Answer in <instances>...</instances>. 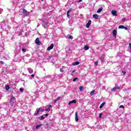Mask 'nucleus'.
<instances>
[{"label": "nucleus", "mask_w": 131, "mask_h": 131, "mask_svg": "<svg viewBox=\"0 0 131 131\" xmlns=\"http://www.w3.org/2000/svg\"><path fill=\"white\" fill-rule=\"evenodd\" d=\"M21 51H23V52H24V53H25V52H26V49L23 48Z\"/></svg>", "instance_id": "obj_32"}, {"label": "nucleus", "mask_w": 131, "mask_h": 131, "mask_svg": "<svg viewBox=\"0 0 131 131\" xmlns=\"http://www.w3.org/2000/svg\"><path fill=\"white\" fill-rule=\"evenodd\" d=\"M93 18H95V19H98L99 17L98 16V15L94 14L93 15Z\"/></svg>", "instance_id": "obj_21"}, {"label": "nucleus", "mask_w": 131, "mask_h": 131, "mask_svg": "<svg viewBox=\"0 0 131 131\" xmlns=\"http://www.w3.org/2000/svg\"><path fill=\"white\" fill-rule=\"evenodd\" d=\"M116 90H117L116 87H114V88L113 89V90H112V92H115V91H116Z\"/></svg>", "instance_id": "obj_29"}, {"label": "nucleus", "mask_w": 131, "mask_h": 131, "mask_svg": "<svg viewBox=\"0 0 131 131\" xmlns=\"http://www.w3.org/2000/svg\"><path fill=\"white\" fill-rule=\"evenodd\" d=\"M119 108H123V109H124V106L121 105L119 106Z\"/></svg>", "instance_id": "obj_33"}, {"label": "nucleus", "mask_w": 131, "mask_h": 131, "mask_svg": "<svg viewBox=\"0 0 131 131\" xmlns=\"http://www.w3.org/2000/svg\"><path fill=\"white\" fill-rule=\"evenodd\" d=\"M73 103H74L75 104L76 103V100L75 99L70 101L69 102V105H71V104H73Z\"/></svg>", "instance_id": "obj_9"}, {"label": "nucleus", "mask_w": 131, "mask_h": 131, "mask_svg": "<svg viewBox=\"0 0 131 131\" xmlns=\"http://www.w3.org/2000/svg\"><path fill=\"white\" fill-rule=\"evenodd\" d=\"M122 73H123V74H125V73H126L125 72H123V71H122Z\"/></svg>", "instance_id": "obj_45"}, {"label": "nucleus", "mask_w": 131, "mask_h": 131, "mask_svg": "<svg viewBox=\"0 0 131 131\" xmlns=\"http://www.w3.org/2000/svg\"><path fill=\"white\" fill-rule=\"evenodd\" d=\"M60 72H64V71L63 70L62 68L60 69Z\"/></svg>", "instance_id": "obj_35"}, {"label": "nucleus", "mask_w": 131, "mask_h": 131, "mask_svg": "<svg viewBox=\"0 0 131 131\" xmlns=\"http://www.w3.org/2000/svg\"><path fill=\"white\" fill-rule=\"evenodd\" d=\"M53 48H54V43H51L50 46L48 47L47 51H51V50H53Z\"/></svg>", "instance_id": "obj_5"}, {"label": "nucleus", "mask_w": 131, "mask_h": 131, "mask_svg": "<svg viewBox=\"0 0 131 131\" xmlns=\"http://www.w3.org/2000/svg\"><path fill=\"white\" fill-rule=\"evenodd\" d=\"M27 70L30 74L33 73V70H32V69H31V68H28Z\"/></svg>", "instance_id": "obj_8"}, {"label": "nucleus", "mask_w": 131, "mask_h": 131, "mask_svg": "<svg viewBox=\"0 0 131 131\" xmlns=\"http://www.w3.org/2000/svg\"><path fill=\"white\" fill-rule=\"evenodd\" d=\"M69 38L70 39H73V37L72 36H69Z\"/></svg>", "instance_id": "obj_31"}, {"label": "nucleus", "mask_w": 131, "mask_h": 131, "mask_svg": "<svg viewBox=\"0 0 131 131\" xmlns=\"http://www.w3.org/2000/svg\"><path fill=\"white\" fill-rule=\"evenodd\" d=\"M41 2H43V0H41Z\"/></svg>", "instance_id": "obj_48"}, {"label": "nucleus", "mask_w": 131, "mask_h": 131, "mask_svg": "<svg viewBox=\"0 0 131 131\" xmlns=\"http://www.w3.org/2000/svg\"><path fill=\"white\" fill-rule=\"evenodd\" d=\"M113 35L115 38H116V35H117V31H116V30H114L113 31Z\"/></svg>", "instance_id": "obj_6"}, {"label": "nucleus", "mask_w": 131, "mask_h": 131, "mask_svg": "<svg viewBox=\"0 0 131 131\" xmlns=\"http://www.w3.org/2000/svg\"><path fill=\"white\" fill-rule=\"evenodd\" d=\"M36 111H37V112L35 115V116H37V115H38V114L39 113V112H40V108H37Z\"/></svg>", "instance_id": "obj_12"}, {"label": "nucleus", "mask_w": 131, "mask_h": 131, "mask_svg": "<svg viewBox=\"0 0 131 131\" xmlns=\"http://www.w3.org/2000/svg\"><path fill=\"white\" fill-rule=\"evenodd\" d=\"M40 111L41 112H43L45 111V109L40 108Z\"/></svg>", "instance_id": "obj_30"}, {"label": "nucleus", "mask_w": 131, "mask_h": 131, "mask_svg": "<svg viewBox=\"0 0 131 131\" xmlns=\"http://www.w3.org/2000/svg\"><path fill=\"white\" fill-rule=\"evenodd\" d=\"M78 79V78L77 77L74 78L73 80V81H76Z\"/></svg>", "instance_id": "obj_28"}, {"label": "nucleus", "mask_w": 131, "mask_h": 131, "mask_svg": "<svg viewBox=\"0 0 131 131\" xmlns=\"http://www.w3.org/2000/svg\"><path fill=\"white\" fill-rule=\"evenodd\" d=\"M1 25L2 26V29L4 30H6L7 29V24H6V22L2 21L1 23Z\"/></svg>", "instance_id": "obj_1"}, {"label": "nucleus", "mask_w": 131, "mask_h": 131, "mask_svg": "<svg viewBox=\"0 0 131 131\" xmlns=\"http://www.w3.org/2000/svg\"><path fill=\"white\" fill-rule=\"evenodd\" d=\"M35 42L36 45H38L39 46H40L41 45V42L39 41V38H37L35 41Z\"/></svg>", "instance_id": "obj_4"}, {"label": "nucleus", "mask_w": 131, "mask_h": 131, "mask_svg": "<svg viewBox=\"0 0 131 131\" xmlns=\"http://www.w3.org/2000/svg\"><path fill=\"white\" fill-rule=\"evenodd\" d=\"M95 65H98V61L95 62Z\"/></svg>", "instance_id": "obj_43"}, {"label": "nucleus", "mask_w": 131, "mask_h": 131, "mask_svg": "<svg viewBox=\"0 0 131 131\" xmlns=\"http://www.w3.org/2000/svg\"><path fill=\"white\" fill-rule=\"evenodd\" d=\"M16 102V98L14 96H12L10 98V103L11 104H14Z\"/></svg>", "instance_id": "obj_2"}, {"label": "nucleus", "mask_w": 131, "mask_h": 131, "mask_svg": "<svg viewBox=\"0 0 131 131\" xmlns=\"http://www.w3.org/2000/svg\"><path fill=\"white\" fill-rule=\"evenodd\" d=\"M0 64H2V65H4V61H0Z\"/></svg>", "instance_id": "obj_37"}, {"label": "nucleus", "mask_w": 131, "mask_h": 131, "mask_svg": "<svg viewBox=\"0 0 131 131\" xmlns=\"http://www.w3.org/2000/svg\"><path fill=\"white\" fill-rule=\"evenodd\" d=\"M91 24H92V20H89L88 23L86 25V27L87 28H89L90 26H91Z\"/></svg>", "instance_id": "obj_7"}, {"label": "nucleus", "mask_w": 131, "mask_h": 131, "mask_svg": "<svg viewBox=\"0 0 131 131\" xmlns=\"http://www.w3.org/2000/svg\"><path fill=\"white\" fill-rule=\"evenodd\" d=\"M112 14L114 16H117V12H116L115 10H112Z\"/></svg>", "instance_id": "obj_11"}, {"label": "nucleus", "mask_w": 131, "mask_h": 131, "mask_svg": "<svg viewBox=\"0 0 131 131\" xmlns=\"http://www.w3.org/2000/svg\"><path fill=\"white\" fill-rule=\"evenodd\" d=\"M42 126V124H40L36 126V129H38L41 126Z\"/></svg>", "instance_id": "obj_19"}, {"label": "nucleus", "mask_w": 131, "mask_h": 131, "mask_svg": "<svg viewBox=\"0 0 131 131\" xmlns=\"http://www.w3.org/2000/svg\"><path fill=\"white\" fill-rule=\"evenodd\" d=\"M122 22H125V18L122 19Z\"/></svg>", "instance_id": "obj_36"}, {"label": "nucleus", "mask_w": 131, "mask_h": 131, "mask_svg": "<svg viewBox=\"0 0 131 131\" xmlns=\"http://www.w3.org/2000/svg\"><path fill=\"white\" fill-rule=\"evenodd\" d=\"M2 99V94H0V100Z\"/></svg>", "instance_id": "obj_46"}, {"label": "nucleus", "mask_w": 131, "mask_h": 131, "mask_svg": "<svg viewBox=\"0 0 131 131\" xmlns=\"http://www.w3.org/2000/svg\"><path fill=\"white\" fill-rule=\"evenodd\" d=\"M45 116H46L47 117V116H49V114H46L45 115Z\"/></svg>", "instance_id": "obj_42"}, {"label": "nucleus", "mask_w": 131, "mask_h": 131, "mask_svg": "<svg viewBox=\"0 0 131 131\" xmlns=\"http://www.w3.org/2000/svg\"><path fill=\"white\" fill-rule=\"evenodd\" d=\"M75 120L78 121V116L77 115V112L75 113Z\"/></svg>", "instance_id": "obj_13"}, {"label": "nucleus", "mask_w": 131, "mask_h": 131, "mask_svg": "<svg viewBox=\"0 0 131 131\" xmlns=\"http://www.w3.org/2000/svg\"><path fill=\"white\" fill-rule=\"evenodd\" d=\"M101 117H102V113L99 114V118H101Z\"/></svg>", "instance_id": "obj_38"}, {"label": "nucleus", "mask_w": 131, "mask_h": 131, "mask_svg": "<svg viewBox=\"0 0 131 131\" xmlns=\"http://www.w3.org/2000/svg\"><path fill=\"white\" fill-rule=\"evenodd\" d=\"M60 99H61V97H57V99L54 100V103H57V101H59Z\"/></svg>", "instance_id": "obj_23"}, {"label": "nucleus", "mask_w": 131, "mask_h": 131, "mask_svg": "<svg viewBox=\"0 0 131 131\" xmlns=\"http://www.w3.org/2000/svg\"><path fill=\"white\" fill-rule=\"evenodd\" d=\"M81 2H82V0H79V1H78V3H81Z\"/></svg>", "instance_id": "obj_44"}, {"label": "nucleus", "mask_w": 131, "mask_h": 131, "mask_svg": "<svg viewBox=\"0 0 131 131\" xmlns=\"http://www.w3.org/2000/svg\"><path fill=\"white\" fill-rule=\"evenodd\" d=\"M102 11H103V8H99L98 11H97V13H101L102 12Z\"/></svg>", "instance_id": "obj_20"}, {"label": "nucleus", "mask_w": 131, "mask_h": 131, "mask_svg": "<svg viewBox=\"0 0 131 131\" xmlns=\"http://www.w3.org/2000/svg\"><path fill=\"white\" fill-rule=\"evenodd\" d=\"M71 11H72V9H70V10L69 11H68L67 12V16L68 17H70V15H69V13H70V12H71Z\"/></svg>", "instance_id": "obj_14"}, {"label": "nucleus", "mask_w": 131, "mask_h": 131, "mask_svg": "<svg viewBox=\"0 0 131 131\" xmlns=\"http://www.w3.org/2000/svg\"><path fill=\"white\" fill-rule=\"evenodd\" d=\"M23 14L25 16H28L29 15V12L27 11L25 9H23Z\"/></svg>", "instance_id": "obj_3"}, {"label": "nucleus", "mask_w": 131, "mask_h": 131, "mask_svg": "<svg viewBox=\"0 0 131 131\" xmlns=\"http://www.w3.org/2000/svg\"><path fill=\"white\" fill-rule=\"evenodd\" d=\"M74 72H75V71H73L72 72V73H74Z\"/></svg>", "instance_id": "obj_47"}, {"label": "nucleus", "mask_w": 131, "mask_h": 131, "mask_svg": "<svg viewBox=\"0 0 131 131\" xmlns=\"http://www.w3.org/2000/svg\"><path fill=\"white\" fill-rule=\"evenodd\" d=\"M124 29L125 30H127V27H124Z\"/></svg>", "instance_id": "obj_40"}, {"label": "nucleus", "mask_w": 131, "mask_h": 131, "mask_svg": "<svg viewBox=\"0 0 131 131\" xmlns=\"http://www.w3.org/2000/svg\"><path fill=\"white\" fill-rule=\"evenodd\" d=\"M84 49L85 51H88V50H89V49H90V47H89V46H85Z\"/></svg>", "instance_id": "obj_22"}, {"label": "nucleus", "mask_w": 131, "mask_h": 131, "mask_svg": "<svg viewBox=\"0 0 131 131\" xmlns=\"http://www.w3.org/2000/svg\"><path fill=\"white\" fill-rule=\"evenodd\" d=\"M46 118L43 117V115H42L41 116L39 117V120H43Z\"/></svg>", "instance_id": "obj_17"}, {"label": "nucleus", "mask_w": 131, "mask_h": 131, "mask_svg": "<svg viewBox=\"0 0 131 131\" xmlns=\"http://www.w3.org/2000/svg\"><path fill=\"white\" fill-rule=\"evenodd\" d=\"M5 89L7 91H9V90H10V86H9V85H7L5 86Z\"/></svg>", "instance_id": "obj_24"}, {"label": "nucleus", "mask_w": 131, "mask_h": 131, "mask_svg": "<svg viewBox=\"0 0 131 131\" xmlns=\"http://www.w3.org/2000/svg\"><path fill=\"white\" fill-rule=\"evenodd\" d=\"M51 107H52V105L50 104V105H49L48 108L46 110V111L47 112L50 111V110H51V108H50Z\"/></svg>", "instance_id": "obj_16"}, {"label": "nucleus", "mask_w": 131, "mask_h": 131, "mask_svg": "<svg viewBox=\"0 0 131 131\" xmlns=\"http://www.w3.org/2000/svg\"><path fill=\"white\" fill-rule=\"evenodd\" d=\"M19 91H20V92H24V89H23L22 88H20Z\"/></svg>", "instance_id": "obj_34"}, {"label": "nucleus", "mask_w": 131, "mask_h": 131, "mask_svg": "<svg viewBox=\"0 0 131 131\" xmlns=\"http://www.w3.org/2000/svg\"><path fill=\"white\" fill-rule=\"evenodd\" d=\"M83 87H82V86H81L79 87V91H83Z\"/></svg>", "instance_id": "obj_27"}, {"label": "nucleus", "mask_w": 131, "mask_h": 131, "mask_svg": "<svg viewBox=\"0 0 131 131\" xmlns=\"http://www.w3.org/2000/svg\"><path fill=\"white\" fill-rule=\"evenodd\" d=\"M79 61H76L73 63V66H75L76 65H79Z\"/></svg>", "instance_id": "obj_18"}, {"label": "nucleus", "mask_w": 131, "mask_h": 131, "mask_svg": "<svg viewBox=\"0 0 131 131\" xmlns=\"http://www.w3.org/2000/svg\"><path fill=\"white\" fill-rule=\"evenodd\" d=\"M105 104H106V102H103L100 106H99L100 109H102V108H103V107H104V105H105Z\"/></svg>", "instance_id": "obj_15"}, {"label": "nucleus", "mask_w": 131, "mask_h": 131, "mask_svg": "<svg viewBox=\"0 0 131 131\" xmlns=\"http://www.w3.org/2000/svg\"><path fill=\"white\" fill-rule=\"evenodd\" d=\"M116 89L117 90H120V87L119 86L116 87Z\"/></svg>", "instance_id": "obj_39"}, {"label": "nucleus", "mask_w": 131, "mask_h": 131, "mask_svg": "<svg viewBox=\"0 0 131 131\" xmlns=\"http://www.w3.org/2000/svg\"><path fill=\"white\" fill-rule=\"evenodd\" d=\"M118 28H119V29H124V26L121 25V26H119Z\"/></svg>", "instance_id": "obj_25"}, {"label": "nucleus", "mask_w": 131, "mask_h": 131, "mask_svg": "<svg viewBox=\"0 0 131 131\" xmlns=\"http://www.w3.org/2000/svg\"><path fill=\"white\" fill-rule=\"evenodd\" d=\"M95 90H93L91 93H90V96H93L94 94H95Z\"/></svg>", "instance_id": "obj_26"}, {"label": "nucleus", "mask_w": 131, "mask_h": 131, "mask_svg": "<svg viewBox=\"0 0 131 131\" xmlns=\"http://www.w3.org/2000/svg\"><path fill=\"white\" fill-rule=\"evenodd\" d=\"M32 77H34L35 75L34 74H32L31 75Z\"/></svg>", "instance_id": "obj_41"}, {"label": "nucleus", "mask_w": 131, "mask_h": 131, "mask_svg": "<svg viewBox=\"0 0 131 131\" xmlns=\"http://www.w3.org/2000/svg\"><path fill=\"white\" fill-rule=\"evenodd\" d=\"M100 59L102 63H104V62H105V57H104V56L100 57Z\"/></svg>", "instance_id": "obj_10"}]
</instances>
